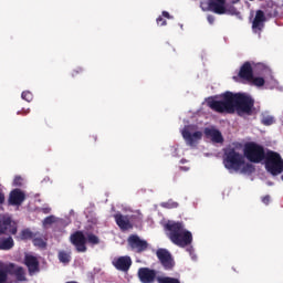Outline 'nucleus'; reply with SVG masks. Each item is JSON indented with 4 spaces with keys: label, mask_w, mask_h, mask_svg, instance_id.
I'll return each instance as SVG.
<instances>
[{
    "label": "nucleus",
    "mask_w": 283,
    "mask_h": 283,
    "mask_svg": "<svg viewBox=\"0 0 283 283\" xmlns=\"http://www.w3.org/2000/svg\"><path fill=\"white\" fill-rule=\"evenodd\" d=\"M14 248V239L12 237H0V251H10Z\"/></svg>",
    "instance_id": "412c9836"
},
{
    "label": "nucleus",
    "mask_w": 283,
    "mask_h": 283,
    "mask_svg": "<svg viewBox=\"0 0 283 283\" xmlns=\"http://www.w3.org/2000/svg\"><path fill=\"white\" fill-rule=\"evenodd\" d=\"M243 155L249 160V163H254L259 165L262 163L264 158H266V151L264 150V146L255 143V142H248L243 146Z\"/></svg>",
    "instance_id": "423d86ee"
},
{
    "label": "nucleus",
    "mask_w": 283,
    "mask_h": 283,
    "mask_svg": "<svg viewBox=\"0 0 283 283\" xmlns=\"http://www.w3.org/2000/svg\"><path fill=\"white\" fill-rule=\"evenodd\" d=\"M112 264L117 271H123L124 273H127V271L132 269V256L124 255L116 258L113 260Z\"/></svg>",
    "instance_id": "ddd939ff"
},
{
    "label": "nucleus",
    "mask_w": 283,
    "mask_h": 283,
    "mask_svg": "<svg viewBox=\"0 0 283 283\" xmlns=\"http://www.w3.org/2000/svg\"><path fill=\"white\" fill-rule=\"evenodd\" d=\"M223 165L226 169L240 171L244 165V155L235 150V148H228L223 155Z\"/></svg>",
    "instance_id": "6e6552de"
},
{
    "label": "nucleus",
    "mask_w": 283,
    "mask_h": 283,
    "mask_svg": "<svg viewBox=\"0 0 283 283\" xmlns=\"http://www.w3.org/2000/svg\"><path fill=\"white\" fill-rule=\"evenodd\" d=\"M24 264L30 275H34V273H39L40 271L39 259H36V256L27 254L24 256Z\"/></svg>",
    "instance_id": "f3484780"
},
{
    "label": "nucleus",
    "mask_w": 283,
    "mask_h": 283,
    "mask_svg": "<svg viewBox=\"0 0 283 283\" xmlns=\"http://www.w3.org/2000/svg\"><path fill=\"white\" fill-rule=\"evenodd\" d=\"M33 245L39 247V249H45L48 243L43 240V238H33Z\"/></svg>",
    "instance_id": "a878e982"
},
{
    "label": "nucleus",
    "mask_w": 283,
    "mask_h": 283,
    "mask_svg": "<svg viewBox=\"0 0 283 283\" xmlns=\"http://www.w3.org/2000/svg\"><path fill=\"white\" fill-rule=\"evenodd\" d=\"M161 207L164 209H178V202H176L174 200H169L167 202H163Z\"/></svg>",
    "instance_id": "bb28decb"
},
{
    "label": "nucleus",
    "mask_w": 283,
    "mask_h": 283,
    "mask_svg": "<svg viewBox=\"0 0 283 283\" xmlns=\"http://www.w3.org/2000/svg\"><path fill=\"white\" fill-rule=\"evenodd\" d=\"M207 21L210 25H213V23H216V17H213L212 14H208Z\"/></svg>",
    "instance_id": "72a5a7b5"
},
{
    "label": "nucleus",
    "mask_w": 283,
    "mask_h": 283,
    "mask_svg": "<svg viewBox=\"0 0 283 283\" xmlns=\"http://www.w3.org/2000/svg\"><path fill=\"white\" fill-rule=\"evenodd\" d=\"M17 223L12 221V218L8 216L0 217V235H6V233L17 235Z\"/></svg>",
    "instance_id": "9b49d317"
},
{
    "label": "nucleus",
    "mask_w": 283,
    "mask_h": 283,
    "mask_svg": "<svg viewBox=\"0 0 283 283\" xmlns=\"http://www.w3.org/2000/svg\"><path fill=\"white\" fill-rule=\"evenodd\" d=\"M220 98L209 97L207 99L208 107L217 114H235V112L239 116H242V114L251 116L253 114L255 99L250 95L227 91L220 95Z\"/></svg>",
    "instance_id": "f257e3e1"
},
{
    "label": "nucleus",
    "mask_w": 283,
    "mask_h": 283,
    "mask_svg": "<svg viewBox=\"0 0 283 283\" xmlns=\"http://www.w3.org/2000/svg\"><path fill=\"white\" fill-rule=\"evenodd\" d=\"M161 17H165V19H171V15L167 11H163Z\"/></svg>",
    "instance_id": "e433bc0d"
},
{
    "label": "nucleus",
    "mask_w": 283,
    "mask_h": 283,
    "mask_svg": "<svg viewBox=\"0 0 283 283\" xmlns=\"http://www.w3.org/2000/svg\"><path fill=\"white\" fill-rule=\"evenodd\" d=\"M21 240H32L34 238V233L30 229H24L20 233Z\"/></svg>",
    "instance_id": "b1692460"
},
{
    "label": "nucleus",
    "mask_w": 283,
    "mask_h": 283,
    "mask_svg": "<svg viewBox=\"0 0 283 283\" xmlns=\"http://www.w3.org/2000/svg\"><path fill=\"white\" fill-rule=\"evenodd\" d=\"M6 202V195L3 193V190L0 189V205H3Z\"/></svg>",
    "instance_id": "c9c22d12"
},
{
    "label": "nucleus",
    "mask_w": 283,
    "mask_h": 283,
    "mask_svg": "<svg viewBox=\"0 0 283 283\" xmlns=\"http://www.w3.org/2000/svg\"><path fill=\"white\" fill-rule=\"evenodd\" d=\"M54 222H56V217H54V216L51 214V216L44 218V220H43V227H48V226H50V224H54Z\"/></svg>",
    "instance_id": "c756f323"
},
{
    "label": "nucleus",
    "mask_w": 283,
    "mask_h": 283,
    "mask_svg": "<svg viewBox=\"0 0 283 283\" xmlns=\"http://www.w3.org/2000/svg\"><path fill=\"white\" fill-rule=\"evenodd\" d=\"M262 202L263 205H269V202H271V196L266 195L262 197Z\"/></svg>",
    "instance_id": "f704fd0d"
},
{
    "label": "nucleus",
    "mask_w": 283,
    "mask_h": 283,
    "mask_svg": "<svg viewBox=\"0 0 283 283\" xmlns=\"http://www.w3.org/2000/svg\"><path fill=\"white\" fill-rule=\"evenodd\" d=\"M205 134L207 138H210L212 143H224V138L222 137V133L216 128H206Z\"/></svg>",
    "instance_id": "aec40b11"
},
{
    "label": "nucleus",
    "mask_w": 283,
    "mask_h": 283,
    "mask_svg": "<svg viewBox=\"0 0 283 283\" xmlns=\"http://www.w3.org/2000/svg\"><path fill=\"white\" fill-rule=\"evenodd\" d=\"M268 18L264 14V11L262 9H259L255 11V15L252 20V32L253 34H258V36H262V32L264 31V28L266 25Z\"/></svg>",
    "instance_id": "1a4fd4ad"
},
{
    "label": "nucleus",
    "mask_w": 283,
    "mask_h": 283,
    "mask_svg": "<svg viewBox=\"0 0 283 283\" xmlns=\"http://www.w3.org/2000/svg\"><path fill=\"white\" fill-rule=\"evenodd\" d=\"M187 251H188V253H190V255H191V253H193V247L187 248Z\"/></svg>",
    "instance_id": "58836bf2"
},
{
    "label": "nucleus",
    "mask_w": 283,
    "mask_h": 283,
    "mask_svg": "<svg viewBox=\"0 0 283 283\" xmlns=\"http://www.w3.org/2000/svg\"><path fill=\"white\" fill-rule=\"evenodd\" d=\"M181 134L182 138L190 147H193V145H196V142L202 138V132L197 130L193 134H191V132H189V126H185Z\"/></svg>",
    "instance_id": "4468645a"
},
{
    "label": "nucleus",
    "mask_w": 283,
    "mask_h": 283,
    "mask_svg": "<svg viewBox=\"0 0 283 283\" xmlns=\"http://www.w3.org/2000/svg\"><path fill=\"white\" fill-rule=\"evenodd\" d=\"M139 282L142 283H180V280L171 276H157L156 270L149 268H139L137 272Z\"/></svg>",
    "instance_id": "39448f33"
},
{
    "label": "nucleus",
    "mask_w": 283,
    "mask_h": 283,
    "mask_svg": "<svg viewBox=\"0 0 283 283\" xmlns=\"http://www.w3.org/2000/svg\"><path fill=\"white\" fill-rule=\"evenodd\" d=\"M115 222L117 227H119L120 231H129V229H134V224L129 220L128 216H123L122 213L114 214Z\"/></svg>",
    "instance_id": "dca6fc26"
},
{
    "label": "nucleus",
    "mask_w": 283,
    "mask_h": 283,
    "mask_svg": "<svg viewBox=\"0 0 283 283\" xmlns=\"http://www.w3.org/2000/svg\"><path fill=\"white\" fill-rule=\"evenodd\" d=\"M235 3H240V0H208V2H200L202 12H213L214 14H231V17H239L240 11L235 8Z\"/></svg>",
    "instance_id": "7ed1b4c3"
},
{
    "label": "nucleus",
    "mask_w": 283,
    "mask_h": 283,
    "mask_svg": "<svg viewBox=\"0 0 283 283\" xmlns=\"http://www.w3.org/2000/svg\"><path fill=\"white\" fill-rule=\"evenodd\" d=\"M252 83L253 85H255L256 87H264V83H266L264 81V77H252Z\"/></svg>",
    "instance_id": "cd10ccee"
},
{
    "label": "nucleus",
    "mask_w": 283,
    "mask_h": 283,
    "mask_svg": "<svg viewBox=\"0 0 283 283\" xmlns=\"http://www.w3.org/2000/svg\"><path fill=\"white\" fill-rule=\"evenodd\" d=\"M263 160L268 174L271 176L283 174V159L280 153L268 150Z\"/></svg>",
    "instance_id": "0eeeda50"
},
{
    "label": "nucleus",
    "mask_w": 283,
    "mask_h": 283,
    "mask_svg": "<svg viewBox=\"0 0 283 283\" xmlns=\"http://www.w3.org/2000/svg\"><path fill=\"white\" fill-rule=\"evenodd\" d=\"M21 98L23 101H27V103H32V98H33L32 92H30V91L22 92Z\"/></svg>",
    "instance_id": "c85d7f7f"
},
{
    "label": "nucleus",
    "mask_w": 283,
    "mask_h": 283,
    "mask_svg": "<svg viewBox=\"0 0 283 283\" xmlns=\"http://www.w3.org/2000/svg\"><path fill=\"white\" fill-rule=\"evenodd\" d=\"M57 259L62 264H70L72 262V251H60L57 253Z\"/></svg>",
    "instance_id": "4be33fe9"
},
{
    "label": "nucleus",
    "mask_w": 283,
    "mask_h": 283,
    "mask_svg": "<svg viewBox=\"0 0 283 283\" xmlns=\"http://www.w3.org/2000/svg\"><path fill=\"white\" fill-rule=\"evenodd\" d=\"M164 229L170 242L180 249H185L193 242V234L185 229V223L180 221H168Z\"/></svg>",
    "instance_id": "f03ea898"
},
{
    "label": "nucleus",
    "mask_w": 283,
    "mask_h": 283,
    "mask_svg": "<svg viewBox=\"0 0 283 283\" xmlns=\"http://www.w3.org/2000/svg\"><path fill=\"white\" fill-rule=\"evenodd\" d=\"M241 174H253L255 171V166L244 161V165L241 166Z\"/></svg>",
    "instance_id": "5701e85b"
},
{
    "label": "nucleus",
    "mask_w": 283,
    "mask_h": 283,
    "mask_svg": "<svg viewBox=\"0 0 283 283\" xmlns=\"http://www.w3.org/2000/svg\"><path fill=\"white\" fill-rule=\"evenodd\" d=\"M50 211H52V209H50V208H43V209H42V212H43V213H50Z\"/></svg>",
    "instance_id": "4c0bfd02"
},
{
    "label": "nucleus",
    "mask_w": 283,
    "mask_h": 283,
    "mask_svg": "<svg viewBox=\"0 0 283 283\" xmlns=\"http://www.w3.org/2000/svg\"><path fill=\"white\" fill-rule=\"evenodd\" d=\"M262 12H264V15L266 19H275L277 17V4L273 1H268L263 7Z\"/></svg>",
    "instance_id": "6ab92c4d"
},
{
    "label": "nucleus",
    "mask_w": 283,
    "mask_h": 283,
    "mask_svg": "<svg viewBox=\"0 0 283 283\" xmlns=\"http://www.w3.org/2000/svg\"><path fill=\"white\" fill-rule=\"evenodd\" d=\"M239 78L243 81H253V66L251 62H244L239 71Z\"/></svg>",
    "instance_id": "a211bd4d"
},
{
    "label": "nucleus",
    "mask_w": 283,
    "mask_h": 283,
    "mask_svg": "<svg viewBox=\"0 0 283 283\" xmlns=\"http://www.w3.org/2000/svg\"><path fill=\"white\" fill-rule=\"evenodd\" d=\"M25 201V192L21 189H14L10 192L9 205L12 207H19Z\"/></svg>",
    "instance_id": "2eb2a0df"
},
{
    "label": "nucleus",
    "mask_w": 283,
    "mask_h": 283,
    "mask_svg": "<svg viewBox=\"0 0 283 283\" xmlns=\"http://www.w3.org/2000/svg\"><path fill=\"white\" fill-rule=\"evenodd\" d=\"M13 185L14 187H21V185H23V178H21L20 176H17L13 180Z\"/></svg>",
    "instance_id": "2f4dec72"
},
{
    "label": "nucleus",
    "mask_w": 283,
    "mask_h": 283,
    "mask_svg": "<svg viewBox=\"0 0 283 283\" xmlns=\"http://www.w3.org/2000/svg\"><path fill=\"white\" fill-rule=\"evenodd\" d=\"M157 25H167V20H165L164 18H163V15H159L158 18H157Z\"/></svg>",
    "instance_id": "473e14b6"
},
{
    "label": "nucleus",
    "mask_w": 283,
    "mask_h": 283,
    "mask_svg": "<svg viewBox=\"0 0 283 283\" xmlns=\"http://www.w3.org/2000/svg\"><path fill=\"white\" fill-rule=\"evenodd\" d=\"M262 125H265L266 127L273 125L275 123V117L265 115L261 119Z\"/></svg>",
    "instance_id": "393cba45"
},
{
    "label": "nucleus",
    "mask_w": 283,
    "mask_h": 283,
    "mask_svg": "<svg viewBox=\"0 0 283 283\" xmlns=\"http://www.w3.org/2000/svg\"><path fill=\"white\" fill-rule=\"evenodd\" d=\"M156 255L166 271H171V269H174V259L171 258V253H169L167 249H158Z\"/></svg>",
    "instance_id": "f8f14e48"
},
{
    "label": "nucleus",
    "mask_w": 283,
    "mask_h": 283,
    "mask_svg": "<svg viewBox=\"0 0 283 283\" xmlns=\"http://www.w3.org/2000/svg\"><path fill=\"white\" fill-rule=\"evenodd\" d=\"M70 242L75 247V251L77 253H86L87 252V242L92 244V247H96V244H101V239L94 233H85L83 231L77 230L70 235Z\"/></svg>",
    "instance_id": "20e7f679"
},
{
    "label": "nucleus",
    "mask_w": 283,
    "mask_h": 283,
    "mask_svg": "<svg viewBox=\"0 0 283 283\" xmlns=\"http://www.w3.org/2000/svg\"><path fill=\"white\" fill-rule=\"evenodd\" d=\"M84 70L81 66H77L76 69H74L71 73V76L74 78L76 76H78V74H83Z\"/></svg>",
    "instance_id": "7c9ffc66"
},
{
    "label": "nucleus",
    "mask_w": 283,
    "mask_h": 283,
    "mask_svg": "<svg viewBox=\"0 0 283 283\" xmlns=\"http://www.w3.org/2000/svg\"><path fill=\"white\" fill-rule=\"evenodd\" d=\"M91 138L93 139L94 143H96V140L98 139L96 135H92Z\"/></svg>",
    "instance_id": "ea45409f"
},
{
    "label": "nucleus",
    "mask_w": 283,
    "mask_h": 283,
    "mask_svg": "<svg viewBox=\"0 0 283 283\" xmlns=\"http://www.w3.org/2000/svg\"><path fill=\"white\" fill-rule=\"evenodd\" d=\"M128 247H130L132 251H135V253H143L144 251H147L149 243H147L146 240L140 239L138 234H130L128 237Z\"/></svg>",
    "instance_id": "9d476101"
}]
</instances>
